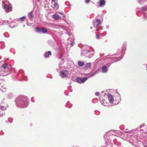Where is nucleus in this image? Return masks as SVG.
<instances>
[{"instance_id": "nucleus-27", "label": "nucleus", "mask_w": 147, "mask_h": 147, "mask_svg": "<svg viewBox=\"0 0 147 147\" xmlns=\"http://www.w3.org/2000/svg\"><path fill=\"white\" fill-rule=\"evenodd\" d=\"M74 45V43H71V46H73Z\"/></svg>"}, {"instance_id": "nucleus-5", "label": "nucleus", "mask_w": 147, "mask_h": 147, "mask_svg": "<svg viewBox=\"0 0 147 147\" xmlns=\"http://www.w3.org/2000/svg\"><path fill=\"white\" fill-rule=\"evenodd\" d=\"M101 23V22L98 19H97L95 21L93 22V25L95 27L98 26Z\"/></svg>"}, {"instance_id": "nucleus-14", "label": "nucleus", "mask_w": 147, "mask_h": 147, "mask_svg": "<svg viewBox=\"0 0 147 147\" xmlns=\"http://www.w3.org/2000/svg\"><path fill=\"white\" fill-rule=\"evenodd\" d=\"M53 17L55 19H57L59 18V16L58 15L54 14L53 15Z\"/></svg>"}, {"instance_id": "nucleus-1", "label": "nucleus", "mask_w": 147, "mask_h": 147, "mask_svg": "<svg viewBox=\"0 0 147 147\" xmlns=\"http://www.w3.org/2000/svg\"><path fill=\"white\" fill-rule=\"evenodd\" d=\"M26 101L22 100H18L17 102V105L18 106L20 105L23 107H27Z\"/></svg>"}, {"instance_id": "nucleus-30", "label": "nucleus", "mask_w": 147, "mask_h": 147, "mask_svg": "<svg viewBox=\"0 0 147 147\" xmlns=\"http://www.w3.org/2000/svg\"><path fill=\"white\" fill-rule=\"evenodd\" d=\"M96 31H98V29H96Z\"/></svg>"}, {"instance_id": "nucleus-24", "label": "nucleus", "mask_w": 147, "mask_h": 147, "mask_svg": "<svg viewBox=\"0 0 147 147\" xmlns=\"http://www.w3.org/2000/svg\"><path fill=\"white\" fill-rule=\"evenodd\" d=\"M1 109L2 111H4L5 110V108H4V107L3 106H2L1 107Z\"/></svg>"}, {"instance_id": "nucleus-8", "label": "nucleus", "mask_w": 147, "mask_h": 147, "mask_svg": "<svg viewBox=\"0 0 147 147\" xmlns=\"http://www.w3.org/2000/svg\"><path fill=\"white\" fill-rule=\"evenodd\" d=\"M109 101L111 103H112L115 100L114 99L111 95L110 94H109L107 95Z\"/></svg>"}, {"instance_id": "nucleus-3", "label": "nucleus", "mask_w": 147, "mask_h": 147, "mask_svg": "<svg viewBox=\"0 0 147 147\" xmlns=\"http://www.w3.org/2000/svg\"><path fill=\"white\" fill-rule=\"evenodd\" d=\"M51 6L55 10H57L59 8V5L58 3H57V1L54 2L53 3V2H52Z\"/></svg>"}, {"instance_id": "nucleus-29", "label": "nucleus", "mask_w": 147, "mask_h": 147, "mask_svg": "<svg viewBox=\"0 0 147 147\" xmlns=\"http://www.w3.org/2000/svg\"><path fill=\"white\" fill-rule=\"evenodd\" d=\"M94 74H95V73H94V74H92V76H94Z\"/></svg>"}, {"instance_id": "nucleus-22", "label": "nucleus", "mask_w": 147, "mask_h": 147, "mask_svg": "<svg viewBox=\"0 0 147 147\" xmlns=\"http://www.w3.org/2000/svg\"><path fill=\"white\" fill-rule=\"evenodd\" d=\"M101 35V34H96V38L97 39H98L100 38V36Z\"/></svg>"}, {"instance_id": "nucleus-18", "label": "nucleus", "mask_w": 147, "mask_h": 147, "mask_svg": "<svg viewBox=\"0 0 147 147\" xmlns=\"http://www.w3.org/2000/svg\"><path fill=\"white\" fill-rule=\"evenodd\" d=\"M115 100H117V101H116L117 102V103H118L120 101V98H119V97H115Z\"/></svg>"}, {"instance_id": "nucleus-28", "label": "nucleus", "mask_w": 147, "mask_h": 147, "mask_svg": "<svg viewBox=\"0 0 147 147\" xmlns=\"http://www.w3.org/2000/svg\"><path fill=\"white\" fill-rule=\"evenodd\" d=\"M57 0H51V1H52V2H53V1H54L55 2V1H57Z\"/></svg>"}, {"instance_id": "nucleus-12", "label": "nucleus", "mask_w": 147, "mask_h": 147, "mask_svg": "<svg viewBox=\"0 0 147 147\" xmlns=\"http://www.w3.org/2000/svg\"><path fill=\"white\" fill-rule=\"evenodd\" d=\"M51 51H48L47 53H46L45 55V57L46 58L49 57V55H51Z\"/></svg>"}, {"instance_id": "nucleus-20", "label": "nucleus", "mask_w": 147, "mask_h": 147, "mask_svg": "<svg viewBox=\"0 0 147 147\" xmlns=\"http://www.w3.org/2000/svg\"><path fill=\"white\" fill-rule=\"evenodd\" d=\"M36 30L38 32H40L41 31V29H40L38 27H36Z\"/></svg>"}, {"instance_id": "nucleus-17", "label": "nucleus", "mask_w": 147, "mask_h": 147, "mask_svg": "<svg viewBox=\"0 0 147 147\" xmlns=\"http://www.w3.org/2000/svg\"><path fill=\"white\" fill-rule=\"evenodd\" d=\"M90 66L91 63H87L86 64L85 66L86 68H88L90 67Z\"/></svg>"}, {"instance_id": "nucleus-19", "label": "nucleus", "mask_w": 147, "mask_h": 147, "mask_svg": "<svg viewBox=\"0 0 147 147\" xmlns=\"http://www.w3.org/2000/svg\"><path fill=\"white\" fill-rule=\"evenodd\" d=\"M26 17L25 16H24L23 17H21L20 18V19L21 22L23 21L26 18Z\"/></svg>"}, {"instance_id": "nucleus-23", "label": "nucleus", "mask_w": 147, "mask_h": 147, "mask_svg": "<svg viewBox=\"0 0 147 147\" xmlns=\"http://www.w3.org/2000/svg\"><path fill=\"white\" fill-rule=\"evenodd\" d=\"M131 132V131H128V130L127 129H126L125 131V133H130Z\"/></svg>"}, {"instance_id": "nucleus-6", "label": "nucleus", "mask_w": 147, "mask_h": 147, "mask_svg": "<svg viewBox=\"0 0 147 147\" xmlns=\"http://www.w3.org/2000/svg\"><path fill=\"white\" fill-rule=\"evenodd\" d=\"M10 65L8 64L5 63L3 65L1 68V71L4 70L5 69H7L9 67H10Z\"/></svg>"}, {"instance_id": "nucleus-25", "label": "nucleus", "mask_w": 147, "mask_h": 147, "mask_svg": "<svg viewBox=\"0 0 147 147\" xmlns=\"http://www.w3.org/2000/svg\"><path fill=\"white\" fill-rule=\"evenodd\" d=\"M90 0H86L85 2L86 3H88L90 1Z\"/></svg>"}, {"instance_id": "nucleus-26", "label": "nucleus", "mask_w": 147, "mask_h": 147, "mask_svg": "<svg viewBox=\"0 0 147 147\" xmlns=\"http://www.w3.org/2000/svg\"><path fill=\"white\" fill-rule=\"evenodd\" d=\"M95 95L97 96H98L99 95V93L98 92H96L95 93Z\"/></svg>"}, {"instance_id": "nucleus-10", "label": "nucleus", "mask_w": 147, "mask_h": 147, "mask_svg": "<svg viewBox=\"0 0 147 147\" xmlns=\"http://www.w3.org/2000/svg\"><path fill=\"white\" fill-rule=\"evenodd\" d=\"M102 71L103 72H106L107 71V68L105 65L103 66L102 68Z\"/></svg>"}, {"instance_id": "nucleus-31", "label": "nucleus", "mask_w": 147, "mask_h": 147, "mask_svg": "<svg viewBox=\"0 0 147 147\" xmlns=\"http://www.w3.org/2000/svg\"><path fill=\"white\" fill-rule=\"evenodd\" d=\"M60 13L61 14L63 15V13Z\"/></svg>"}, {"instance_id": "nucleus-4", "label": "nucleus", "mask_w": 147, "mask_h": 147, "mask_svg": "<svg viewBox=\"0 0 147 147\" xmlns=\"http://www.w3.org/2000/svg\"><path fill=\"white\" fill-rule=\"evenodd\" d=\"M69 74V71L67 70H63L60 72L61 76L62 78L66 77Z\"/></svg>"}, {"instance_id": "nucleus-32", "label": "nucleus", "mask_w": 147, "mask_h": 147, "mask_svg": "<svg viewBox=\"0 0 147 147\" xmlns=\"http://www.w3.org/2000/svg\"><path fill=\"white\" fill-rule=\"evenodd\" d=\"M1 87H3V86H2V85H1Z\"/></svg>"}, {"instance_id": "nucleus-21", "label": "nucleus", "mask_w": 147, "mask_h": 147, "mask_svg": "<svg viewBox=\"0 0 147 147\" xmlns=\"http://www.w3.org/2000/svg\"><path fill=\"white\" fill-rule=\"evenodd\" d=\"M142 11H145L147 9V7L146 6L142 8Z\"/></svg>"}, {"instance_id": "nucleus-2", "label": "nucleus", "mask_w": 147, "mask_h": 147, "mask_svg": "<svg viewBox=\"0 0 147 147\" xmlns=\"http://www.w3.org/2000/svg\"><path fill=\"white\" fill-rule=\"evenodd\" d=\"M11 67L7 68V69H6L2 71H0V75L1 76H6L10 73L11 71Z\"/></svg>"}, {"instance_id": "nucleus-7", "label": "nucleus", "mask_w": 147, "mask_h": 147, "mask_svg": "<svg viewBox=\"0 0 147 147\" xmlns=\"http://www.w3.org/2000/svg\"><path fill=\"white\" fill-rule=\"evenodd\" d=\"M87 79V78H79L76 79V80L78 82H79L81 81L82 82L84 83V82Z\"/></svg>"}, {"instance_id": "nucleus-9", "label": "nucleus", "mask_w": 147, "mask_h": 147, "mask_svg": "<svg viewBox=\"0 0 147 147\" xmlns=\"http://www.w3.org/2000/svg\"><path fill=\"white\" fill-rule=\"evenodd\" d=\"M105 4V0H100L99 2L100 6H104Z\"/></svg>"}, {"instance_id": "nucleus-13", "label": "nucleus", "mask_w": 147, "mask_h": 147, "mask_svg": "<svg viewBox=\"0 0 147 147\" xmlns=\"http://www.w3.org/2000/svg\"><path fill=\"white\" fill-rule=\"evenodd\" d=\"M28 17L30 18H32L34 16L32 15V12L31 11L29 12L28 14Z\"/></svg>"}, {"instance_id": "nucleus-11", "label": "nucleus", "mask_w": 147, "mask_h": 147, "mask_svg": "<svg viewBox=\"0 0 147 147\" xmlns=\"http://www.w3.org/2000/svg\"><path fill=\"white\" fill-rule=\"evenodd\" d=\"M3 8L5 9V10L7 12H8L9 7L8 5L6 4L5 5L3 6Z\"/></svg>"}, {"instance_id": "nucleus-16", "label": "nucleus", "mask_w": 147, "mask_h": 147, "mask_svg": "<svg viewBox=\"0 0 147 147\" xmlns=\"http://www.w3.org/2000/svg\"><path fill=\"white\" fill-rule=\"evenodd\" d=\"M78 65L80 66H82L84 65V62L81 61H78Z\"/></svg>"}, {"instance_id": "nucleus-15", "label": "nucleus", "mask_w": 147, "mask_h": 147, "mask_svg": "<svg viewBox=\"0 0 147 147\" xmlns=\"http://www.w3.org/2000/svg\"><path fill=\"white\" fill-rule=\"evenodd\" d=\"M41 31H42L43 33H46L47 31V28H44L41 29Z\"/></svg>"}]
</instances>
